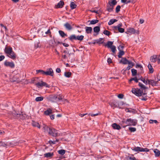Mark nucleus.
<instances>
[{
    "mask_svg": "<svg viewBox=\"0 0 160 160\" xmlns=\"http://www.w3.org/2000/svg\"><path fill=\"white\" fill-rule=\"evenodd\" d=\"M86 32L88 34L91 33L92 31V28L91 27H86L85 28Z\"/></svg>",
    "mask_w": 160,
    "mask_h": 160,
    "instance_id": "19",
    "label": "nucleus"
},
{
    "mask_svg": "<svg viewBox=\"0 0 160 160\" xmlns=\"http://www.w3.org/2000/svg\"><path fill=\"white\" fill-rule=\"evenodd\" d=\"M153 152L155 153L156 157H159L160 156V151L159 150L157 149H154L153 150Z\"/></svg>",
    "mask_w": 160,
    "mask_h": 160,
    "instance_id": "24",
    "label": "nucleus"
},
{
    "mask_svg": "<svg viewBox=\"0 0 160 160\" xmlns=\"http://www.w3.org/2000/svg\"><path fill=\"white\" fill-rule=\"evenodd\" d=\"M148 79H147L146 80H145V79L144 78H142L141 79V80L143 82V83H144L145 84H147L148 83Z\"/></svg>",
    "mask_w": 160,
    "mask_h": 160,
    "instance_id": "53",
    "label": "nucleus"
},
{
    "mask_svg": "<svg viewBox=\"0 0 160 160\" xmlns=\"http://www.w3.org/2000/svg\"><path fill=\"white\" fill-rule=\"evenodd\" d=\"M117 2L116 0H112L109 1L108 3L109 5L114 7L117 3Z\"/></svg>",
    "mask_w": 160,
    "mask_h": 160,
    "instance_id": "25",
    "label": "nucleus"
},
{
    "mask_svg": "<svg viewBox=\"0 0 160 160\" xmlns=\"http://www.w3.org/2000/svg\"><path fill=\"white\" fill-rule=\"evenodd\" d=\"M117 103V102H114L111 103L110 104V105L111 107L114 109L115 108L117 107V105H116V103Z\"/></svg>",
    "mask_w": 160,
    "mask_h": 160,
    "instance_id": "36",
    "label": "nucleus"
},
{
    "mask_svg": "<svg viewBox=\"0 0 160 160\" xmlns=\"http://www.w3.org/2000/svg\"><path fill=\"white\" fill-rule=\"evenodd\" d=\"M118 97L119 98H123V95L122 94H119Z\"/></svg>",
    "mask_w": 160,
    "mask_h": 160,
    "instance_id": "60",
    "label": "nucleus"
},
{
    "mask_svg": "<svg viewBox=\"0 0 160 160\" xmlns=\"http://www.w3.org/2000/svg\"><path fill=\"white\" fill-rule=\"evenodd\" d=\"M53 155V153L48 152L44 154L45 157L47 158L51 157Z\"/></svg>",
    "mask_w": 160,
    "mask_h": 160,
    "instance_id": "31",
    "label": "nucleus"
},
{
    "mask_svg": "<svg viewBox=\"0 0 160 160\" xmlns=\"http://www.w3.org/2000/svg\"><path fill=\"white\" fill-rule=\"evenodd\" d=\"M130 61L128 60L125 58H123L121 60L120 62L124 64H126L128 63Z\"/></svg>",
    "mask_w": 160,
    "mask_h": 160,
    "instance_id": "18",
    "label": "nucleus"
},
{
    "mask_svg": "<svg viewBox=\"0 0 160 160\" xmlns=\"http://www.w3.org/2000/svg\"><path fill=\"white\" fill-rule=\"evenodd\" d=\"M4 65L6 66L9 67L11 68H13L15 67V64L13 62L6 61L4 62Z\"/></svg>",
    "mask_w": 160,
    "mask_h": 160,
    "instance_id": "10",
    "label": "nucleus"
},
{
    "mask_svg": "<svg viewBox=\"0 0 160 160\" xmlns=\"http://www.w3.org/2000/svg\"><path fill=\"white\" fill-rule=\"evenodd\" d=\"M148 81L149 84H150L153 86H156L158 82L155 81L153 80H148Z\"/></svg>",
    "mask_w": 160,
    "mask_h": 160,
    "instance_id": "13",
    "label": "nucleus"
},
{
    "mask_svg": "<svg viewBox=\"0 0 160 160\" xmlns=\"http://www.w3.org/2000/svg\"><path fill=\"white\" fill-rule=\"evenodd\" d=\"M5 58V57L3 55L0 56V62L2 60Z\"/></svg>",
    "mask_w": 160,
    "mask_h": 160,
    "instance_id": "61",
    "label": "nucleus"
},
{
    "mask_svg": "<svg viewBox=\"0 0 160 160\" xmlns=\"http://www.w3.org/2000/svg\"><path fill=\"white\" fill-rule=\"evenodd\" d=\"M59 33L60 35V36L62 37H64L65 36H67V34H65L64 33V32L62 31H61V30L59 31Z\"/></svg>",
    "mask_w": 160,
    "mask_h": 160,
    "instance_id": "34",
    "label": "nucleus"
},
{
    "mask_svg": "<svg viewBox=\"0 0 160 160\" xmlns=\"http://www.w3.org/2000/svg\"><path fill=\"white\" fill-rule=\"evenodd\" d=\"M148 68L149 69L150 72L152 73L153 72V70L151 64H149L148 65Z\"/></svg>",
    "mask_w": 160,
    "mask_h": 160,
    "instance_id": "38",
    "label": "nucleus"
},
{
    "mask_svg": "<svg viewBox=\"0 0 160 160\" xmlns=\"http://www.w3.org/2000/svg\"><path fill=\"white\" fill-rule=\"evenodd\" d=\"M43 73H44V75H50L51 76H52L53 75V72L52 69L50 68L48 71L45 72L41 71Z\"/></svg>",
    "mask_w": 160,
    "mask_h": 160,
    "instance_id": "8",
    "label": "nucleus"
},
{
    "mask_svg": "<svg viewBox=\"0 0 160 160\" xmlns=\"http://www.w3.org/2000/svg\"><path fill=\"white\" fill-rule=\"evenodd\" d=\"M43 100V98L42 97H37L35 99V100L37 102L42 101Z\"/></svg>",
    "mask_w": 160,
    "mask_h": 160,
    "instance_id": "43",
    "label": "nucleus"
},
{
    "mask_svg": "<svg viewBox=\"0 0 160 160\" xmlns=\"http://www.w3.org/2000/svg\"><path fill=\"white\" fill-rule=\"evenodd\" d=\"M138 85L142 88L144 90L148 88L147 87H145L143 84L139 82Z\"/></svg>",
    "mask_w": 160,
    "mask_h": 160,
    "instance_id": "37",
    "label": "nucleus"
},
{
    "mask_svg": "<svg viewBox=\"0 0 160 160\" xmlns=\"http://www.w3.org/2000/svg\"><path fill=\"white\" fill-rule=\"evenodd\" d=\"M103 33L104 34L108 36L110 34V32L109 31L107 30H104Z\"/></svg>",
    "mask_w": 160,
    "mask_h": 160,
    "instance_id": "49",
    "label": "nucleus"
},
{
    "mask_svg": "<svg viewBox=\"0 0 160 160\" xmlns=\"http://www.w3.org/2000/svg\"><path fill=\"white\" fill-rule=\"evenodd\" d=\"M48 100L52 102L57 101L56 95H50L47 98Z\"/></svg>",
    "mask_w": 160,
    "mask_h": 160,
    "instance_id": "9",
    "label": "nucleus"
},
{
    "mask_svg": "<svg viewBox=\"0 0 160 160\" xmlns=\"http://www.w3.org/2000/svg\"><path fill=\"white\" fill-rule=\"evenodd\" d=\"M157 59V57L156 55H153L150 58V61L152 62H155Z\"/></svg>",
    "mask_w": 160,
    "mask_h": 160,
    "instance_id": "26",
    "label": "nucleus"
},
{
    "mask_svg": "<svg viewBox=\"0 0 160 160\" xmlns=\"http://www.w3.org/2000/svg\"><path fill=\"white\" fill-rule=\"evenodd\" d=\"M5 52L6 53L8 54L11 52H13L12 50V48H6L5 50Z\"/></svg>",
    "mask_w": 160,
    "mask_h": 160,
    "instance_id": "21",
    "label": "nucleus"
},
{
    "mask_svg": "<svg viewBox=\"0 0 160 160\" xmlns=\"http://www.w3.org/2000/svg\"><path fill=\"white\" fill-rule=\"evenodd\" d=\"M136 68H140V69H141V70H142L143 69V68H142V66L141 65H139L138 64H136Z\"/></svg>",
    "mask_w": 160,
    "mask_h": 160,
    "instance_id": "57",
    "label": "nucleus"
},
{
    "mask_svg": "<svg viewBox=\"0 0 160 160\" xmlns=\"http://www.w3.org/2000/svg\"><path fill=\"white\" fill-rule=\"evenodd\" d=\"M48 134L53 137H58L61 135L59 132L54 128H49Z\"/></svg>",
    "mask_w": 160,
    "mask_h": 160,
    "instance_id": "1",
    "label": "nucleus"
},
{
    "mask_svg": "<svg viewBox=\"0 0 160 160\" xmlns=\"http://www.w3.org/2000/svg\"><path fill=\"white\" fill-rule=\"evenodd\" d=\"M98 22V20H92L90 22V24H95Z\"/></svg>",
    "mask_w": 160,
    "mask_h": 160,
    "instance_id": "47",
    "label": "nucleus"
},
{
    "mask_svg": "<svg viewBox=\"0 0 160 160\" xmlns=\"http://www.w3.org/2000/svg\"><path fill=\"white\" fill-rule=\"evenodd\" d=\"M103 39L102 38H100L99 39L96 40V43H103V42L102 41Z\"/></svg>",
    "mask_w": 160,
    "mask_h": 160,
    "instance_id": "52",
    "label": "nucleus"
},
{
    "mask_svg": "<svg viewBox=\"0 0 160 160\" xmlns=\"http://www.w3.org/2000/svg\"><path fill=\"white\" fill-rule=\"evenodd\" d=\"M8 56L10 58L13 59H15L16 58V54L13 52L8 54Z\"/></svg>",
    "mask_w": 160,
    "mask_h": 160,
    "instance_id": "15",
    "label": "nucleus"
},
{
    "mask_svg": "<svg viewBox=\"0 0 160 160\" xmlns=\"http://www.w3.org/2000/svg\"><path fill=\"white\" fill-rule=\"evenodd\" d=\"M107 61L108 63H111L112 62V60L110 58H109L108 59Z\"/></svg>",
    "mask_w": 160,
    "mask_h": 160,
    "instance_id": "64",
    "label": "nucleus"
},
{
    "mask_svg": "<svg viewBox=\"0 0 160 160\" xmlns=\"http://www.w3.org/2000/svg\"><path fill=\"white\" fill-rule=\"evenodd\" d=\"M132 92L138 96H140L143 95H145L146 94L145 93H143L142 90L138 88H132Z\"/></svg>",
    "mask_w": 160,
    "mask_h": 160,
    "instance_id": "2",
    "label": "nucleus"
},
{
    "mask_svg": "<svg viewBox=\"0 0 160 160\" xmlns=\"http://www.w3.org/2000/svg\"><path fill=\"white\" fill-rule=\"evenodd\" d=\"M132 157L130 156L127 157L126 158L127 160H138L136 159L134 157H133V155H132Z\"/></svg>",
    "mask_w": 160,
    "mask_h": 160,
    "instance_id": "32",
    "label": "nucleus"
},
{
    "mask_svg": "<svg viewBox=\"0 0 160 160\" xmlns=\"http://www.w3.org/2000/svg\"><path fill=\"white\" fill-rule=\"evenodd\" d=\"M129 129L131 132H134L136 131V128H135L130 127L129 128Z\"/></svg>",
    "mask_w": 160,
    "mask_h": 160,
    "instance_id": "54",
    "label": "nucleus"
},
{
    "mask_svg": "<svg viewBox=\"0 0 160 160\" xmlns=\"http://www.w3.org/2000/svg\"><path fill=\"white\" fill-rule=\"evenodd\" d=\"M41 127H42L43 130L45 132H48L49 131V128L48 127L44 124H43Z\"/></svg>",
    "mask_w": 160,
    "mask_h": 160,
    "instance_id": "14",
    "label": "nucleus"
},
{
    "mask_svg": "<svg viewBox=\"0 0 160 160\" xmlns=\"http://www.w3.org/2000/svg\"><path fill=\"white\" fill-rule=\"evenodd\" d=\"M137 120L135 119H128L124 122L129 126H135L137 123Z\"/></svg>",
    "mask_w": 160,
    "mask_h": 160,
    "instance_id": "4",
    "label": "nucleus"
},
{
    "mask_svg": "<svg viewBox=\"0 0 160 160\" xmlns=\"http://www.w3.org/2000/svg\"><path fill=\"white\" fill-rule=\"evenodd\" d=\"M41 71H44L42 70H37V73L41 72L42 74L44 75V73H43Z\"/></svg>",
    "mask_w": 160,
    "mask_h": 160,
    "instance_id": "58",
    "label": "nucleus"
},
{
    "mask_svg": "<svg viewBox=\"0 0 160 160\" xmlns=\"http://www.w3.org/2000/svg\"><path fill=\"white\" fill-rule=\"evenodd\" d=\"M54 41L53 40H51L49 41V44L51 45L52 46V44L53 43Z\"/></svg>",
    "mask_w": 160,
    "mask_h": 160,
    "instance_id": "59",
    "label": "nucleus"
},
{
    "mask_svg": "<svg viewBox=\"0 0 160 160\" xmlns=\"http://www.w3.org/2000/svg\"><path fill=\"white\" fill-rule=\"evenodd\" d=\"M117 30H118L119 32L121 33H123L124 32V29L123 28H117Z\"/></svg>",
    "mask_w": 160,
    "mask_h": 160,
    "instance_id": "50",
    "label": "nucleus"
},
{
    "mask_svg": "<svg viewBox=\"0 0 160 160\" xmlns=\"http://www.w3.org/2000/svg\"><path fill=\"white\" fill-rule=\"evenodd\" d=\"M71 75V73L70 72H66L64 73V75L65 77L69 78L70 77Z\"/></svg>",
    "mask_w": 160,
    "mask_h": 160,
    "instance_id": "40",
    "label": "nucleus"
},
{
    "mask_svg": "<svg viewBox=\"0 0 160 160\" xmlns=\"http://www.w3.org/2000/svg\"><path fill=\"white\" fill-rule=\"evenodd\" d=\"M131 149L133 151L136 152H148L149 151V149L147 148H143L139 147H132Z\"/></svg>",
    "mask_w": 160,
    "mask_h": 160,
    "instance_id": "3",
    "label": "nucleus"
},
{
    "mask_svg": "<svg viewBox=\"0 0 160 160\" xmlns=\"http://www.w3.org/2000/svg\"><path fill=\"white\" fill-rule=\"evenodd\" d=\"M32 125L34 127H37L38 128H40L41 125L39 124L38 122L32 121Z\"/></svg>",
    "mask_w": 160,
    "mask_h": 160,
    "instance_id": "22",
    "label": "nucleus"
},
{
    "mask_svg": "<svg viewBox=\"0 0 160 160\" xmlns=\"http://www.w3.org/2000/svg\"><path fill=\"white\" fill-rule=\"evenodd\" d=\"M68 38L71 41H72L73 40H76V36L75 35H72L70 36V37H69Z\"/></svg>",
    "mask_w": 160,
    "mask_h": 160,
    "instance_id": "35",
    "label": "nucleus"
},
{
    "mask_svg": "<svg viewBox=\"0 0 160 160\" xmlns=\"http://www.w3.org/2000/svg\"><path fill=\"white\" fill-rule=\"evenodd\" d=\"M84 38V36L81 35L80 36L78 35L76 36V40H78L79 41H82Z\"/></svg>",
    "mask_w": 160,
    "mask_h": 160,
    "instance_id": "28",
    "label": "nucleus"
},
{
    "mask_svg": "<svg viewBox=\"0 0 160 160\" xmlns=\"http://www.w3.org/2000/svg\"><path fill=\"white\" fill-rule=\"evenodd\" d=\"M119 55H118V57L119 58H121L122 56L124 54V52L122 50H119Z\"/></svg>",
    "mask_w": 160,
    "mask_h": 160,
    "instance_id": "42",
    "label": "nucleus"
},
{
    "mask_svg": "<svg viewBox=\"0 0 160 160\" xmlns=\"http://www.w3.org/2000/svg\"><path fill=\"white\" fill-rule=\"evenodd\" d=\"M61 69L60 68H58L56 69V72L58 73H60L61 72Z\"/></svg>",
    "mask_w": 160,
    "mask_h": 160,
    "instance_id": "63",
    "label": "nucleus"
},
{
    "mask_svg": "<svg viewBox=\"0 0 160 160\" xmlns=\"http://www.w3.org/2000/svg\"><path fill=\"white\" fill-rule=\"evenodd\" d=\"M132 75L133 76H134L136 75L137 73V71L134 69H132L131 70Z\"/></svg>",
    "mask_w": 160,
    "mask_h": 160,
    "instance_id": "39",
    "label": "nucleus"
},
{
    "mask_svg": "<svg viewBox=\"0 0 160 160\" xmlns=\"http://www.w3.org/2000/svg\"><path fill=\"white\" fill-rule=\"evenodd\" d=\"M64 4V3L63 2L60 1L59 2L57 5L56 6V8H62Z\"/></svg>",
    "mask_w": 160,
    "mask_h": 160,
    "instance_id": "23",
    "label": "nucleus"
},
{
    "mask_svg": "<svg viewBox=\"0 0 160 160\" xmlns=\"http://www.w3.org/2000/svg\"><path fill=\"white\" fill-rule=\"evenodd\" d=\"M112 127L114 129L119 130L121 129L120 126L116 123H114L112 124Z\"/></svg>",
    "mask_w": 160,
    "mask_h": 160,
    "instance_id": "20",
    "label": "nucleus"
},
{
    "mask_svg": "<svg viewBox=\"0 0 160 160\" xmlns=\"http://www.w3.org/2000/svg\"><path fill=\"white\" fill-rule=\"evenodd\" d=\"M117 21V20L116 19H111L108 22V24L109 25H111Z\"/></svg>",
    "mask_w": 160,
    "mask_h": 160,
    "instance_id": "30",
    "label": "nucleus"
},
{
    "mask_svg": "<svg viewBox=\"0 0 160 160\" xmlns=\"http://www.w3.org/2000/svg\"><path fill=\"white\" fill-rule=\"evenodd\" d=\"M125 33L127 34L130 35L134 34L135 33L138 34H139V32L138 30L136 31L133 28H129L127 29V31Z\"/></svg>",
    "mask_w": 160,
    "mask_h": 160,
    "instance_id": "6",
    "label": "nucleus"
},
{
    "mask_svg": "<svg viewBox=\"0 0 160 160\" xmlns=\"http://www.w3.org/2000/svg\"><path fill=\"white\" fill-rule=\"evenodd\" d=\"M123 48V46L122 45H120L118 47V49L119 50H122Z\"/></svg>",
    "mask_w": 160,
    "mask_h": 160,
    "instance_id": "62",
    "label": "nucleus"
},
{
    "mask_svg": "<svg viewBox=\"0 0 160 160\" xmlns=\"http://www.w3.org/2000/svg\"><path fill=\"white\" fill-rule=\"evenodd\" d=\"M120 8H121V7L120 6L118 5L116 9V12H119L120 10Z\"/></svg>",
    "mask_w": 160,
    "mask_h": 160,
    "instance_id": "56",
    "label": "nucleus"
},
{
    "mask_svg": "<svg viewBox=\"0 0 160 160\" xmlns=\"http://www.w3.org/2000/svg\"><path fill=\"white\" fill-rule=\"evenodd\" d=\"M56 96H57V101L59 100H61L62 99V96L61 95H57Z\"/></svg>",
    "mask_w": 160,
    "mask_h": 160,
    "instance_id": "51",
    "label": "nucleus"
},
{
    "mask_svg": "<svg viewBox=\"0 0 160 160\" xmlns=\"http://www.w3.org/2000/svg\"><path fill=\"white\" fill-rule=\"evenodd\" d=\"M125 104V103H124L123 102L120 101L118 103V107L119 108H122L124 107Z\"/></svg>",
    "mask_w": 160,
    "mask_h": 160,
    "instance_id": "27",
    "label": "nucleus"
},
{
    "mask_svg": "<svg viewBox=\"0 0 160 160\" xmlns=\"http://www.w3.org/2000/svg\"><path fill=\"white\" fill-rule=\"evenodd\" d=\"M65 150L62 149H61L58 151V153L61 155H64L65 153Z\"/></svg>",
    "mask_w": 160,
    "mask_h": 160,
    "instance_id": "41",
    "label": "nucleus"
},
{
    "mask_svg": "<svg viewBox=\"0 0 160 160\" xmlns=\"http://www.w3.org/2000/svg\"><path fill=\"white\" fill-rule=\"evenodd\" d=\"M55 112L54 110L52 108H48L44 112L45 114L47 115H49L50 114Z\"/></svg>",
    "mask_w": 160,
    "mask_h": 160,
    "instance_id": "11",
    "label": "nucleus"
},
{
    "mask_svg": "<svg viewBox=\"0 0 160 160\" xmlns=\"http://www.w3.org/2000/svg\"><path fill=\"white\" fill-rule=\"evenodd\" d=\"M113 42L111 41H108L107 44L105 45L107 46L108 48H110L112 52L114 53L116 51V47L113 45Z\"/></svg>",
    "mask_w": 160,
    "mask_h": 160,
    "instance_id": "5",
    "label": "nucleus"
},
{
    "mask_svg": "<svg viewBox=\"0 0 160 160\" xmlns=\"http://www.w3.org/2000/svg\"><path fill=\"white\" fill-rule=\"evenodd\" d=\"M113 8V6L109 5V6H108L107 10L109 12H111Z\"/></svg>",
    "mask_w": 160,
    "mask_h": 160,
    "instance_id": "46",
    "label": "nucleus"
},
{
    "mask_svg": "<svg viewBox=\"0 0 160 160\" xmlns=\"http://www.w3.org/2000/svg\"><path fill=\"white\" fill-rule=\"evenodd\" d=\"M149 122L151 124H153V123H158V122L156 120H153L151 119L149 121Z\"/></svg>",
    "mask_w": 160,
    "mask_h": 160,
    "instance_id": "45",
    "label": "nucleus"
},
{
    "mask_svg": "<svg viewBox=\"0 0 160 160\" xmlns=\"http://www.w3.org/2000/svg\"><path fill=\"white\" fill-rule=\"evenodd\" d=\"M77 5L73 2H71L70 3V7L72 9L76 8Z\"/></svg>",
    "mask_w": 160,
    "mask_h": 160,
    "instance_id": "33",
    "label": "nucleus"
},
{
    "mask_svg": "<svg viewBox=\"0 0 160 160\" xmlns=\"http://www.w3.org/2000/svg\"><path fill=\"white\" fill-rule=\"evenodd\" d=\"M0 147L2 146L3 147H5V146H7V144L6 143H5L4 142H0Z\"/></svg>",
    "mask_w": 160,
    "mask_h": 160,
    "instance_id": "55",
    "label": "nucleus"
},
{
    "mask_svg": "<svg viewBox=\"0 0 160 160\" xmlns=\"http://www.w3.org/2000/svg\"><path fill=\"white\" fill-rule=\"evenodd\" d=\"M12 115L14 117H19L21 119H23L22 117V115L20 114L16 113V111L14 110L12 112Z\"/></svg>",
    "mask_w": 160,
    "mask_h": 160,
    "instance_id": "12",
    "label": "nucleus"
},
{
    "mask_svg": "<svg viewBox=\"0 0 160 160\" xmlns=\"http://www.w3.org/2000/svg\"><path fill=\"white\" fill-rule=\"evenodd\" d=\"M128 67L127 68L126 70H129L130 68H132L133 66L134 65V63L131 61H130L128 63Z\"/></svg>",
    "mask_w": 160,
    "mask_h": 160,
    "instance_id": "17",
    "label": "nucleus"
},
{
    "mask_svg": "<svg viewBox=\"0 0 160 160\" xmlns=\"http://www.w3.org/2000/svg\"><path fill=\"white\" fill-rule=\"evenodd\" d=\"M100 28L98 26H96L94 28L93 31L95 32L98 33L100 31Z\"/></svg>",
    "mask_w": 160,
    "mask_h": 160,
    "instance_id": "29",
    "label": "nucleus"
},
{
    "mask_svg": "<svg viewBox=\"0 0 160 160\" xmlns=\"http://www.w3.org/2000/svg\"><path fill=\"white\" fill-rule=\"evenodd\" d=\"M36 86L38 88H40L43 86H45L47 88H49V86L46 82L41 81L36 84Z\"/></svg>",
    "mask_w": 160,
    "mask_h": 160,
    "instance_id": "7",
    "label": "nucleus"
},
{
    "mask_svg": "<svg viewBox=\"0 0 160 160\" xmlns=\"http://www.w3.org/2000/svg\"><path fill=\"white\" fill-rule=\"evenodd\" d=\"M122 27V24L121 23L119 24L117 26L114 27V28L115 30H117V28H121Z\"/></svg>",
    "mask_w": 160,
    "mask_h": 160,
    "instance_id": "44",
    "label": "nucleus"
},
{
    "mask_svg": "<svg viewBox=\"0 0 160 160\" xmlns=\"http://www.w3.org/2000/svg\"><path fill=\"white\" fill-rule=\"evenodd\" d=\"M64 26L66 29L68 30H70L72 29L71 26L68 22L65 23Z\"/></svg>",
    "mask_w": 160,
    "mask_h": 160,
    "instance_id": "16",
    "label": "nucleus"
},
{
    "mask_svg": "<svg viewBox=\"0 0 160 160\" xmlns=\"http://www.w3.org/2000/svg\"><path fill=\"white\" fill-rule=\"evenodd\" d=\"M138 79H137V78L136 77H135L133 78H131L129 81V82H131L132 81L134 80V81L136 82H138Z\"/></svg>",
    "mask_w": 160,
    "mask_h": 160,
    "instance_id": "48",
    "label": "nucleus"
}]
</instances>
